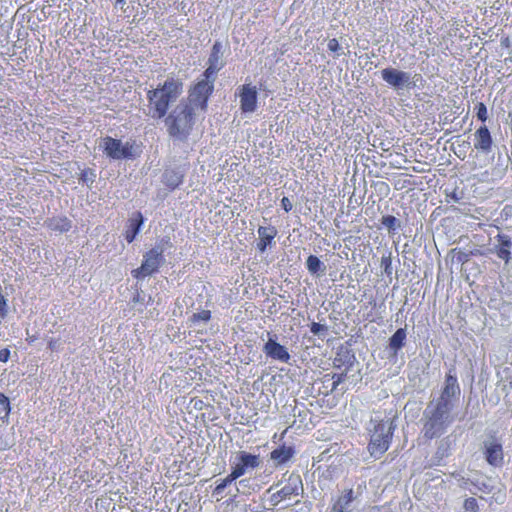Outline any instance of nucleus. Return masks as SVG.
Returning <instances> with one entry per match:
<instances>
[{"instance_id":"f257e3e1","label":"nucleus","mask_w":512,"mask_h":512,"mask_svg":"<svg viewBox=\"0 0 512 512\" xmlns=\"http://www.w3.org/2000/svg\"><path fill=\"white\" fill-rule=\"evenodd\" d=\"M461 389L454 369L446 374L444 386L439 397L431 400L423 413V435L433 439L443 435L454 422V408L457 406Z\"/></svg>"},{"instance_id":"f03ea898","label":"nucleus","mask_w":512,"mask_h":512,"mask_svg":"<svg viewBox=\"0 0 512 512\" xmlns=\"http://www.w3.org/2000/svg\"><path fill=\"white\" fill-rule=\"evenodd\" d=\"M182 93V84L174 79L166 80L163 85L147 93L148 113L153 119L166 116L169 107L177 101Z\"/></svg>"},{"instance_id":"7ed1b4c3","label":"nucleus","mask_w":512,"mask_h":512,"mask_svg":"<svg viewBox=\"0 0 512 512\" xmlns=\"http://www.w3.org/2000/svg\"><path fill=\"white\" fill-rule=\"evenodd\" d=\"M194 106L181 100L165 118L168 134L175 140L184 142L188 139L194 123Z\"/></svg>"},{"instance_id":"20e7f679","label":"nucleus","mask_w":512,"mask_h":512,"mask_svg":"<svg viewBox=\"0 0 512 512\" xmlns=\"http://www.w3.org/2000/svg\"><path fill=\"white\" fill-rule=\"evenodd\" d=\"M395 427L393 420L389 417L382 418L380 415H375L371 418L368 428L370 432L368 450L371 456L378 458L388 450Z\"/></svg>"},{"instance_id":"39448f33","label":"nucleus","mask_w":512,"mask_h":512,"mask_svg":"<svg viewBox=\"0 0 512 512\" xmlns=\"http://www.w3.org/2000/svg\"><path fill=\"white\" fill-rule=\"evenodd\" d=\"M164 249L161 245H156L150 251H148L142 262V265L133 270V275L136 278H144L148 275H151L155 271L158 270L161 263L164 261L163 257Z\"/></svg>"},{"instance_id":"423d86ee","label":"nucleus","mask_w":512,"mask_h":512,"mask_svg":"<svg viewBox=\"0 0 512 512\" xmlns=\"http://www.w3.org/2000/svg\"><path fill=\"white\" fill-rule=\"evenodd\" d=\"M260 464L261 460L258 455L250 454L246 451H239L232 462V471L238 477H241L258 468Z\"/></svg>"},{"instance_id":"0eeeda50","label":"nucleus","mask_w":512,"mask_h":512,"mask_svg":"<svg viewBox=\"0 0 512 512\" xmlns=\"http://www.w3.org/2000/svg\"><path fill=\"white\" fill-rule=\"evenodd\" d=\"M101 147H103L106 155L112 159H125L133 156L132 147L129 143H122L121 140L112 137H105L102 140Z\"/></svg>"},{"instance_id":"6e6552de","label":"nucleus","mask_w":512,"mask_h":512,"mask_svg":"<svg viewBox=\"0 0 512 512\" xmlns=\"http://www.w3.org/2000/svg\"><path fill=\"white\" fill-rule=\"evenodd\" d=\"M215 79L216 77H205V79L199 81L193 88L189 98L186 101L191 103L192 106L200 105L202 108H204L206 106L209 95L213 91Z\"/></svg>"},{"instance_id":"1a4fd4ad","label":"nucleus","mask_w":512,"mask_h":512,"mask_svg":"<svg viewBox=\"0 0 512 512\" xmlns=\"http://www.w3.org/2000/svg\"><path fill=\"white\" fill-rule=\"evenodd\" d=\"M207 68L204 72V77H216V74L224 67V51L221 42L216 41L212 47L211 54L208 58Z\"/></svg>"},{"instance_id":"9d476101","label":"nucleus","mask_w":512,"mask_h":512,"mask_svg":"<svg viewBox=\"0 0 512 512\" xmlns=\"http://www.w3.org/2000/svg\"><path fill=\"white\" fill-rule=\"evenodd\" d=\"M382 79L396 90L408 87L411 84L409 73L395 69L385 68L381 71Z\"/></svg>"},{"instance_id":"9b49d317","label":"nucleus","mask_w":512,"mask_h":512,"mask_svg":"<svg viewBox=\"0 0 512 512\" xmlns=\"http://www.w3.org/2000/svg\"><path fill=\"white\" fill-rule=\"evenodd\" d=\"M302 490V482L299 476H290L287 483L280 490L272 495V501L277 504L281 500L290 498L292 495H298Z\"/></svg>"},{"instance_id":"f8f14e48","label":"nucleus","mask_w":512,"mask_h":512,"mask_svg":"<svg viewBox=\"0 0 512 512\" xmlns=\"http://www.w3.org/2000/svg\"><path fill=\"white\" fill-rule=\"evenodd\" d=\"M268 336L269 338L263 347V352L267 357L283 363H288L290 360V354L288 353L287 349L279 344L274 338H272L270 333H268Z\"/></svg>"},{"instance_id":"ddd939ff","label":"nucleus","mask_w":512,"mask_h":512,"mask_svg":"<svg viewBox=\"0 0 512 512\" xmlns=\"http://www.w3.org/2000/svg\"><path fill=\"white\" fill-rule=\"evenodd\" d=\"M257 107V91L255 87L243 85L240 93V108L244 113H251Z\"/></svg>"},{"instance_id":"4468645a","label":"nucleus","mask_w":512,"mask_h":512,"mask_svg":"<svg viewBox=\"0 0 512 512\" xmlns=\"http://www.w3.org/2000/svg\"><path fill=\"white\" fill-rule=\"evenodd\" d=\"M475 149L481 151L482 153L488 154L492 148V137L486 126H481L476 130L475 134Z\"/></svg>"},{"instance_id":"2eb2a0df","label":"nucleus","mask_w":512,"mask_h":512,"mask_svg":"<svg viewBox=\"0 0 512 512\" xmlns=\"http://www.w3.org/2000/svg\"><path fill=\"white\" fill-rule=\"evenodd\" d=\"M485 454L487 461L494 466L499 465L503 460L502 445L496 439L485 442Z\"/></svg>"},{"instance_id":"dca6fc26","label":"nucleus","mask_w":512,"mask_h":512,"mask_svg":"<svg viewBox=\"0 0 512 512\" xmlns=\"http://www.w3.org/2000/svg\"><path fill=\"white\" fill-rule=\"evenodd\" d=\"M184 178V173L180 169H166L162 175L163 183L170 189L177 188Z\"/></svg>"},{"instance_id":"f3484780","label":"nucleus","mask_w":512,"mask_h":512,"mask_svg":"<svg viewBox=\"0 0 512 512\" xmlns=\"http://www.w3.org/2000/svg\"><path fill=\"white\" fill-rule=\"evenodd\" d=\"M143 224V216L137 212L129 219V224L125 232L126 240L131 243L138 234L141 225Z\"/></svg>"},{"instance_id":"a211bd4d","label":"nucleus","mask_w":512,"mask_h":512,"mask_svg":"<svg viewBox=\"0 0 512 512\" xmlns=\"http://www.w3.org/2000/svg\"><path fill=\"white\" fill-rule=\"evenodd\" d=\"M406 329L399 328L389 339V350L392 356H396L398 351L404 346L406 340Z\"/></svg>"},{"instance_id":"6ab92c4d","label":"nucleus","mask_w":512,"mask_h":512,"mask_svg":"<svg viewBox=\"0 0 512 512\" xmlns=\"http://www.w3.org/2000/svg\"><path fill=\"white\" fill-rule=\"evenodd\" d=\"M277 234V230L270 226V227H262L260 226L258 228V235L260 237V242L257 244L258 249L261 252H264L267 245H270L272 240Z\"/></svg>"},{"instance_id":"aec40b11","label":"nucleus","mask_w":512,"mask_h":512,"mask_svg":"<svg viewBox=\"0 0 512 512\" xmlns=\"http://www.w3.org/2000/svg\"><path fill=\"white\" fill-rule=\"evenodd\" d=\"M294 454L292 447L281 446L273 450L270 454L271 459L277 464L281 465L286 463Z\"/></svg>"},{"instance_id":"412c9836","label":"nucleus","mask_w":512,"mask_h":512,"mask_svg":"<svg viewBox=\"0 0 512 512\" xmlns=\"http://www.w3.org/2000/svg\"><path fill=\"white\" fill-rule=\"evenodd\" d=\"M499 242L500 244L497 249V256L508 263L511 258L510 248L512 242L508 236H499Z\"/></svg>"},{"instance_id":"4be33fe9","label":"nucleus","mask_w":512,"mask_h":512,"mask_svg":"<svg viewBox=\"0 0 512 512\" xmlns=\"http://www.w3.org/2000/svg\"><path fill=\"white\" fill-rule=\"evenodd\" d=\"M306 266L308 271L315 275V274H324L326 270V266L317 256L310 255L306 260Z\"/></svg>"},{"instance_id":"5701e85b","label":"nucleus","mask_w":512,"mask_h":512,"mask_svg":"<svg viewBox=\"0 0 512 512\" xmlns=\"http://www.w3.org/2000/svg\"><path fill=\"white\" fill-rule=\"evenodd\" d=\"M356 498L352 489L345 490L335 504L340 508L350 510L351 502Z\"/></svg>"},{"instance_id":"b1692460","label":"nucleus","mask_w":512,"mask_h":512,"mask_svg":"<svg viewBox=\"0 0 512 512\" xmlns=\"http://www.w3.org/2000/svg\"><path fill=\"white\" fill-rule=\"evenodd\" d=\"M381 223L385 228H387L388 232L392 234H394L401 226L400 221L392 215L383 216Z\"/></svg>"},{"instance_id":"393cba45","label":"nucleus","mask_w":512,"mask_h":512,"mask_svg":"<svg viewBox=\"0 0 512 512\" xmlns=\"http://www.w3.org/2000/svg\"><path fill=\"white\" fill-rule=\"evenodd\" d=\"M238 478L239 477L233 471H231V473L226 478L222 479L220 483L216 486L215 492L217 494L222 493L228 485H230L233 481H235Z\"/></svg>"},{"instance_id":"a878e982","label":"nucleus","mask_w":512,"mask_h":512,"mask_svg":"<svg viewBox=\"0 0 512 512\" xmlns=\"http://www.w3.org/2000/svg\"><path fill=\"white\" fill-rule=\"evenodd\" d=\"M211 318V312L209 310H202L198 313H194L191 318H190V321L192 322V324H197L199 322H208Z\"/></svg>"},{"instance_id":"bb28decb","label":"nucleus","mask_w":512,"mask_h":512,"mask_svg":"<svg viewBox=\"0 0 512 512\" xmlns=\"http://www.w3.org/2000/svg\"><path fill=\"white\" fill-rule=\"evenodd\" d=\"M95 178H96V174L92 170L85 169V170L81 171L79 180L82 183L86 184L87 186H91L94 183Z\"/></svg>"},{"instance_id":"cd10ccee","label":"nucleus","mask_w":512,"mask_h":512,"mask_svg":"<svg viewBox=\"0 0 512 512\" xmlns=\"http://www.w3.org/2000/svg\"><path fill=\"white\" fill-rule=\"evenodd\" d=\"M327 330V326L316 322H313L310 326V331L317 336L324 335V333L327 332Z\"/></svg>"},{"instance_id":"c85d7f7f","label":"nucleus","mask_w":512,"mask_h":512,"mask_svg":"<svg viewBox=\"0 0 512 512\" xmlns=\"http://www.w3.org/2000/svg\"><path fill=\"white\" fill-rule=\"evenodd\" d=\"M464 508L466 511L479 512V506L475 498H467L464 501Z\"/></svg>"},{"instance_id":"c756f323","label":"nucleus","mask_w":512,"mask_h":512,"mask_svg":"<svg viewBox=\"0 0 512 512\" xmlns=\"http://www.w3.org/2000/svg\"><path fill=\"white\" fill-rule=\"evenodd\" d=\"M381 267L383 268L385 274H392V260L390 256H383L381 258Z\"/></svg>"},{"instance_id":"7c9ffc66","label":"nucleus","mask_w":512,"mask_h":512,"mask_svg":"<svg viewBox=\"0 0 512 512\" xmlns=\"http://www.w3.org/2000/svg\"><path fill=\"white\" fill-rule=\"evenodd\" d=\"M0 408L5 412L3 418H6L10 413V402L8 397L0 392Z\"/></svg>"},{"instance_id":"2f4dec72","label":"nucleus","mask_w":512,"mask_h":512,"mask_svg":"<svg viewBox=\"0 0 512 512\" xmlns=\"http://www.w3.org/2000/svg\"><path fill=\"white\" fill-rule=\"evenodd\" d=\"M476 109H477V117L479 120H481L482 122H485L487 120V108L485 106L484 103L480 102L476 105Z\"/></svg>"},{"instance_id":"473e14b6","label":"nucleus","mask_w":512,"mask_h":512,"mask_svg":"<svg viewBox=\"0 0 512 512\" xmlns=\"http://www.w3.org/2000/svg\"><path fill=\"white\" fill-rule=\"evenodd\" d=\"M328 49L330 51L336 53L337 55L343 54V49L339 45L337 39H335V38L329 40V42H328Z\"/></svg>"},{"instance_id":"72a5a7b5","label":"nucleus","mask_w":512,"mask_h":512,"mask_svg":"<svg viewBox=\"0 0 512 512\" xmlns=\"http://www.w3.org/2000/svg\"><path fill=\"white\" fill-rule=\"evenodd\" d=\"M332 379L333 384L331 390L334 391L346 379V373L334 374Z\"/></svg>"},{"instance_id":"f704fd0d","label":"nucleus","mask_w":512,"mask_h":512,"mask_svg":"<svg viewBox=\"0 0 512 512\" xmlns=\"http://www.w3.org/2000/svg\"><path fill=\"white\" fill-rule=\"evenodd\" d=\"M281 206L286 212H289L293 207L291 201L287 197L282 198Z\"/></svg>"},{"instance_id":"c9c22d12","label":"nucleus","mask_w":512,"mask_h":512,"mask_svg":"<svg viewBox=\"0 0 512 512\" xmlns=\"http://www.w3.org/2000/svg\"><path fill=\"white\" fill-rule=\"evenodd\" d=\"M10 357V351L9 349H1L0 350V361L1 362H7Z\"/></svg>"},{"instance_id":"e433bc0d","label":"nucleus","mask_w":512,"mask_h":512,"mask_svg":"<svg viewBox=\"0 0 512 512\" xmlns=\"http://www.w3.org/2000/svg\"><path fill=\"white\" fill-rule=\"evenodd\" d=\"M351 510H347V509H344V508H340L339 505L337 504H334L331 512H350Z\"/></svg>"},{"instance_id":"4c0bfd02","label":"nucleus","mask_w":512,"mask_h":512,"mask_svg":"<svg viewBox=\"0 0 512 512\" xmlns=\"http://www.w3.org/2000/svg\"><path fill=\"white\" fill-rule=\"evenodd\" d=\"M59 343H58V340H54V339H51L49 341V348L54 350L58 347Z\"/></svg>"},{"instance_id":"58836bf2","label":"nucleus","mask_w":512,"mask_h":512,"mask_svg":"<svg viewBox=\"0 0 512 512\" xmlns=\"http://www.w3.org/2000/svg\"><path fill=\"white\" fill-rule=\"evenodd\" d=\"M467 258H468V255H467V254H465V253H463V252H459V253H458V260H459V261H466V260H467Z\"/></svg>"},{"instance_id":"ea45409f","label":"nucleus","mask_w":512,"mask_h":512,"mask_svg":"<svg viewBox=\"0 0 512 512\" xmlns=\"http://www.w3.org/2000/svg\"><path fill=\"white\" fill-rule=\"evenodd\" d=\"M35 339H36V338H35V336H31V337H28V338H27V341H28L29 343H32V342H34V341H35Z\"/></svg>"},{"instance_id":"a19ab883","label":"nucleus","mask_w":512,"mask_h":512,"mask_svg":"<svg viewBox=\"0 0 512 512\" xmlns=\"http://www.w3.org/2000/svg\"><path fill=\"white\" fill-rule=\"evenodd\" d=\"M68 228H69L68 224H65L64 226H62V230H68Z\"/></svg>"},{"instance_id":"79ce46f5","label":"nucleus","mask_w":512,"mask_h":512,"mask_svg":"<svg viewBox=\"0 0 512 512\" xmlns=\"http://www.w3.org/2000/svg\"><path fill=\"white\" fill-rule=\"evenodd\" d=\"M117 4H124L125 3V0H117L116 2Z\"/></svg>"}]
</instances>
